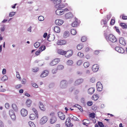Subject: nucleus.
Listing matches in <instances>:
<instances>
[{"instance_id": "nucleus-1", "label": "nucleus", "mask_w": 127, "mask_h": 127, "mask_svg": "<svg viewBox=\"0 0 127 127\" xmlns=\"http://www.w3.org/2000/svg\"><path fill=\"white\" fill-rule=\"evenodd\" d=\"M110 30V28L109 29L107 28L106 31V32H104V35L107 41L110 45H111V33Z\"/></svg>"}, {"instance_id": "nucleus-2", "label": "nucleus", "mask_w": 127, "mask_h": 127, "mask_svg": "<svg viewBox=\"0 0 127 127\" xmlns=\"http://www.w3.org/2000/svg\"><path fill=\"white\" fill-rule=\"evenodd\" d=\"M53 2L55 4V7L57 8H61L65 6V5L62 3L61 0H54Z\"/></svg>"}, {"instance_id": "nucleus-3", "label": "nucleus", "mask_w": 127, "mask_h": 127, "mask_svg": "<svg viewBox=\"0 0 127 127\" xmlns=\"http://www.w3.org/2000/svg\"><path fill=\"white\" fill-rule=\"evenodd\" d=\"M67 83L65 80H62V81L60 83V88L63 89L65 88L67 86Z\"/></svg>"}, {"instance_id": "nucleus-4", "label": "nucleus", "mask_w": 127, "mask_h": 127, "mask_svg": "<svg viewBox=\"0 0 127 127\" xmlns=\"http://www.w3.org/2000/svg\"><path fill=\"white\" fill-rule=\"evenodd\" d=\"M60 61V60L59 58L55 59L52 61L49 64L50 66H54L57 64Z\"/></svg>"}, {"instance_id": "nucleus-5", "label": "nucleus", "mask_w": 127, "mask_h": 127, "mask_svg": "<svg viewBox=\"0 0 127 127\" xmlns=\"http://www.w3.org/2000/svg\"><path fill=\"white\" fill-rule=\"evenodd\" d=\"M46 48V47L45 45L41 46L39 48L38 50L36 52L35 54L37 56L39 55L40 53L41 52L45 50Z\"/></svg>"}, {"instance_id": "nucleus-6", "label": "nucleus", "mask_w": 127, "mask_h": 127, "mask_svg": "<svg viewBox=\"0 0 127 127\" xmlns=\"http://www.w3.org/2000/svg\"><path fill=\"white\" fill-rule=\"evenodd\" d=\"M48 118L46 116H44L42 117L40 119V123L41 124L43 125L47 121Z\"/></svg>"}, {"instance_id": "nucleus-7", "label": "nucleus", "mask_w": 127, "mask_h": 127, "mask_svg": "<svg viewBox=\"0 0 127 127\" xmlns=\"http://www.w3.org/2000/svg\"><path fill=\"white\" fill-rule=\"evenodd\" d=\"M70 119L69 118H67L66 121L65 123L66 125L67 126L69 127H72L73 126V124L71 123Z\"/></svg>"}, {"instance_id": "nucleus-8", "label": "nucleus", "mask_w": 127, "mask_h": 127, "mask_svg": "<svg viewBox=\"0 0 127 127\" xmlns=\"http://www.w3.org/2000/svg\"><path fill=\"white\" fill-rule=\"evenodd\" d=\"M21 112L22 115L23 117L26 116L28 114V111L25 109H22L21 110Z\"/></svg>"}, {"instance_id": "nucleus-9", "label": "nucleus", "mask_w": 127, "mask_h": 127, "mask_svg": "<svg viewBox=\"0 0 127 127\" xmlns=\"http://www.w3.org/2000/svg\"><path fill=\"white\" fill-rule=\"evenodd\" d=\"M58 115L59 117L63 120H64L65 118V116L64 114L61 112H59L58 113Z\"/></svg>"}, {"instance_id": "nucleus-10", "label": "nucleus", "mask_w": 127, "mask_h": 127, "mask_svg": "<svg viewBox=\"0 0 127 127\" xmlns=\"http://www.w3.org/2000/svg\"><path fill=\"white\" fill-rule=\"evenodd\" d=\"M80 23V21H78L77 18H75V21L73 22L72 24V26L73 27H76L79 25Z\"/></svg>"}, {"instance_id": "nucleus-11", "label": "nucleus", "mask_w": 127, "mask_h": 127, "mask_svg": "<svg viewBox=\"0 0 127 127\" xmlns=\"http://www.w3.org/2000/svg\"><path fill=\"white\" fill-rule=\"evenodd\" d=\"M98 66L96 64L93 65L92 67V70L94 72H97L98 70Z\"/></svg>"}, {"instance_id": "nucleus-12", "label": "nucleus", "mask_w": 127, "mask_h": 127, "mask_svg": "<svg viewBox=\"0 0 127 127\" xmlns=\"http://www.w3.org/2000/svg\"><path fill=\"white\" fill-rule=\"evenodd\" d=\"M56 13L58 15H61L64 13L63 10L61 9L57 10L56 11Z\"/></svg>"}, {"instance_id": "nucleus-13", "label": "nucleus", "mask_w": 127, "mask_h": 127, "mask_svg": "<svg viewBox=\"0 0 127 127\" xmlns=\"http://www.w3.org/2000/svg\"><path fill=\"white\" fill-rule=\"evenodd\" d=\"M55 22L57 25L60 26L63 24V21L61 19H57L55 21Z\"/></svg>"}, {"instance_id": "nucleus-14", "label": "nucleus", "mask_w": 127, "mask_h": 127, "mask_svg": "<svg viewBox=\"0 0 127 127\" xmlns=\"http://www.w3.org/2000/svg\"><path fill=\"white\" fill-rule=\"evenodd\" d=\"M120 43L123 45H126V41L124 38L121 37L119 39Z\"/></svg>"}, {"instance_id": "nucleus-15", "label": "nucleus", "mask_w": 127, "mask_h": 127, "mask_svg": "<svg viewBox=\"0 0 127 127\" xmlns=\"http://www.w3.org/2000/svg\"><path fill=\"white\" fill-rule=\"evenodd\" d=\"M95 91V89L93 87L90 88H89L88 91L89 94L91 95L93 94Z\"/></svg>"}, {"instance_id": "nucleus-16", "label": "nucleus", "mask_w": 127, "mask_h": 127, "mask_svg": "<svg viewBox=\"0 0 127 127\" xmlns=\"http://www.w3.org/2000/svg\"><path fill=\"white\" fill-rule=\"evenodd\" d=\"M72 50H68L66 52V55L65 56L66 57H69L72 56Z\"/></svg>"}, {"instance_id": "nucleus-17", "label": "nucleus", "mask_w": 127, "mask_h": 127, "mask_svg": "<svg viewBox=\"0 0 127 127\" xmlns=\"http://www.w3.org/2000/svg\"><path fill=\"white\" fill-rule=\"evenodd\" d=\"M39 107L41 110L43 111H44L45 110V108L42 103L41 101L39 102Z\"/></svg>"}, {"instance_id": "nucleus-18", "label": "nucleus", "mask_w": 127, "mask_h": 127, "mask_svg": "<svg viewBox=\"0 0 127 127\" xmlns=\"http://www.w3.org/2000/svg\"><path fill=\"white\" fill-rule=\"evenodd\" d=\"M48 71L47 70L44 71L40 75V77H43L46 76L48 75Z\"/></svg>"}, {"instance_id": "nucleus-19", "label": "nucleus", "mask_w": 127, "mask_h": 127, "mask_svg": "<svg viewBox=\"0 0 127 127\" xmlns=\"http://www.w3.org/2000/svg\"><path fill=\"white\" fill-rule=\"evenodd\" d=\"M57 118L55 116H53L51 117L50 119V122L51 124H53L55 123L57 121Z\"/></svg>"}, {"instance_id": "nucleus-20", "label": "nucleus", "mask_w": 127, "mask_h": 127, "mask_svg": "<svg viewBox=\"0 0 127 127\" xmlns=\"http://www.w3.org/2000/svg\"><path fill=\"white\" fill-rule=\"evenodd\" d=\"M73 17V15L71 12H69L66 13L65 15V18L66 19L71 18Z\"/></svg>"}, {"instance_id": "nucleus-21", "label": "nucleus", "mask_w": 127, "mask_h": 127, "mask_svg": "<svg viewBox=\"0 0 127 127\" xmlns=\"http://www.w3.org/2000/svg\"><path fill=\"white\" fill-rule=\"evenodd\" d=\"M66 41L65 40H58L57 42V44L58 45H63L66 43Z\"/></svg>"}, {"instance_id": "nucleus-22", "label": "nucleus", "mask_w": 127, "mask_h": 127, "mask_svg": "<svg viewBox=\"0 0 127 127\" xmlns=\"http://www.w3.org/2000/svg\"><path fill=\"white\" fill-rule=\"evenodd\" d=\"M83 82V80H76L74 83L75 85H78L80 84Z\"/></svg>"}, {"instance_id": "nucleus-23", "label": "nucleus", "mask_w": 127, "mask_h": 127, "mask_svg": "<svg viewBox=\"0 0 127 127\" xmlns=\"http://www.w3.org/2000/svg\"><path fill=\"white\" fill-rule=\"evenodd\" d=\"M101 23L102 25L103 24L105 25V26L103 27V29H105L106 28V24L107 23V21L106 20L103 19L101 21Z\"/></svg>"}, {"instance_id": "nucleus-24", "label": "nucleus", "mask_w": 127, "mask_h": 127, "mask_svg": "<svg viewBox=\"0 0 127 127\" xmlns=\"http://www.w3.org/2000/svg\"><path fill=\"white\" fill-rule=\"evenodd\" d=\"M58 53L61 55H66V52L65 51H64L63 50L61 49H59L58 50Z\"/></svg>"}, {"instance_id": "nucleus-25", "label": "nucleus", "mask_w": 127, "mask_h": 127, "mask_svg": "<svg viewBox=\"0 0 127 127\" xmlns=\"http://www.w3.org/2000/svg\"><path fill=\"white\" fill-rule=\"evenodd\" d=\"M54 30L55 32L57 33H59L60 32V27L58 26H55L54 28Z\"/></svg>"}, {"instance_id": "nucleus-26", "label": "nucleus", "mask_w": 127, "mask_h": 127, "mask_svg": "<svg viewBox=\"0 0 127 127\" xmlns=\"http://www.w3.org/2000/svg\"><path fill=\"white\" fill-rule=\"evenodd\" d=\"M83 124L86 125V126H88V125H86V124L88 125L90 123L89 121L87 119H84L83 121Z\"/></svg>"}, {"instance_id": "nucleus-27", "label": "nucleus", "mask_w": 127, "mask_h": 127, "mask_svg": "<svg viewBox=\"0 0 127 127\" xmlns=\"http://www.w3.org/2000/svg\"><path fill=\"white\" fill-rule=\"evenodd\" d=\"M98 97L97 95L96 94H94L93 95L92 97V99L96 101V100L98 98Z\"/></svg>"}, {"instance_id": "nucleus-28", "label": "nucleus", "mask_w": 127, "mask_h": 127, "mask_svg": "<svg viewBox=\"0 0 127 127\" xmlns=\"http://www.w3.org/2000/svg\"><path fill=\"white\" fill-rule=\"evenodd\" d=\"M69 35V32L68 31H66L64 32V37L66 38Z\"/></svg>"}, {"instance_id": "nucleus-29", "label": "nucleus", "mask_w": 127, "mask_h": 127, "mask_svg": "<svg viewBox=\"0 0 127 127\" xmlns=\"http://www.w3.org/2000/svg\"><path fill=\"white\" fill-rule=\"evenodd\" d=\"M120 25L121 26L123 29H126L127 28V26L124 23H120Z\"/></svg>"}, {"instance_id": "nucleus-30", "label": "nucleus", "mask_w": 127, "mask_h": 127, "mask_svg": "<svg viewBox=\"0 0 127 127\" xmlns=\"http://www.w3.org/2000/svg\"><path fill=\"white\" fill-rule=\"evenodd\" d=\"M12 107L13 110L15 111H17L18 110L17 107L15 104H13L12 105Z\"/></svg>"}, {"instance_id": "nucleus-31", "label": "nucleus", "mask_w": 127, "mask_h": 127, "mask_svg": "<svg viewBox=\"0 0 127 127\" xmlns=\"http://www.w3.org/2000/svg\"><path fill=\"white\" fill-rule=\"evenodd\" d=\"M113 29H114L116 31V32L118 33L119 34H120L121 32L119 30V28L116 26H115L114 28Z\"/></svg>"}, {"instance_id": "nucleus-32", "label": "nucleus", "mask_w": 127, "mask_h": 127, "mask_svg": "<svg viewBox=\"0 0 127 127\" xmlns=\"http://www.w3.org/2000/svg\"><path fill=\"white\" fill-rule=\"evenodd\" d=\"M36 115L34 114H31L30 116V118L31 120H33L35 118Z\"/></svg>"}, {"instance_id": "nucleus-33", "label": "nucleus", "mask_w": 127, "mask_h": 127, "mask_svg": "<svg viewBox=\"0 0 127 127\" xmlns=\"http://www.w3.org/2000/svg\"><path fill=\"white\" fill-rule=\"evenodd\" d=\"M64 68V66L62 65H58L57 67V69L58 70H62Z\"/></svg>"}, {"instance_id": "nucleus-34", "label": "nucleus", "mask_w": 127, "mask_h": 127, "mask_svg": "<svg viewBox=\"0 0 127 127\" xmlns=\"http://www.w3.org/2000/svg\"><path fill=\"white\" fill-rule=\"evenodd\" d=\"M31 101L30 99L27 100L26 102V104L27 106L29 107L31 105Z\"/></svg>"}, {"instance_id": "nucleus-35", "label": "nucleus", "mask_w": 127, "mask_h": 127, "mask_svg": "<svg viewBox=\"0 0 127 127\" xmlns=\"http://www.w3.org/2000/svg\"><path fill=\"white\" fill-rule=\"evenodd\" d=\"M40 45V43L39 42H37L35 43L34 44V46L36 48H37Z\"/></svg>"}, {"instance_id": "nucleus-36", "label": "nucleus", "mask_w": 127, "mask_h": 127, "mask_svg": "<svg viewBox=\"0 0 127 127\" xmlns=\"http://www.w3.org/2000/svg\"><path fill=\"white\" fill-rule=\"evenodd\" d=\"M71 34L72 35H75L76 33V31L74 29H72L71 30Z\"/></svg>"}, {"instance_id": "nucleus-37", "label": "nucleus", "mask_w": 127, "mask_h": 127, "mask_svg": "<svg viewBox=\"0 0 127 127\" xmlns=\"http://www.w3.org/2000/svg\"><path fill=\"white\" fill-rule=\"evenodd\" d=\"M89 65V64L88 62H85L84 64V66L85 68L88 67Z\"/></svg>"}, {"instance_id": "nucleus-38", "label": "nucleus", "mask_w": 127, "mask_h": 127, "mask_svg": "<svg viewBox=\"0 0 127 127\" xmlns=\"http://www.w3.org/2000/svg\"><path fill=\"white\" fill-rule=\"evenodd\" d=\"M29 125L30 127H35V125L31 121H30L29 122Z\"/></svg>"}, {"instance_id": "nucleus-39", "label": "nucleus", "mask_w": 127, "mask_h": 127, "mask_svg": "<svg viewBox=\"0 0 127 127\" xmlns=\"http://www.w3.org/2000/svg\"><path fill=\"white\" fill-rule=\"evenodd\" d=\"M124 50L123 48L120 47L118 52L120 53H124Z\"/></svg>"}, {"instance_id": "nucleus-40", "label": "nucleus", "mask_w": 127, "mask_h": 127, "mask_svg": "<svg viewBox=\"0 0 127 127\" xmlns=\"http://www.w3.org/2000/svg\"><path fill=\"white\" fill-rule=\"evenodd\" d=\"M32 110L35 114L37 118H38V115L37 111H36L35 109L34 108H32Z\"/></svg>"}, {"instance_id": "nucleus-41", "label": "nucleus", "mask_w": 127, "mask_h": 127, "mask_svg": "<svg viewBox=\"0 0 127 127\" xmlns=\"http://www.w3.org/2000/svg\"><path fill=\"white\" fill-rule=\"evenodd\" d=\"M116 39L115 37L112 35V42H115L116 41Z\"/></svg>"}, {"instance_id": "nucleus-42", "label": "nucleus", "mask_w": 127, "mask_h": 127, "mask_svg": "<svg viewBox=\"0 0 127 127\" xmlns=\"http://www.w3.org/2000/svg\"><path fill=\"white\" fill-rule=\"evenodd\" d=\"M98 87L100 88H102V84L100 82H98L96 84L97 88H98Z\"/></svg>"}, {"instance_id": "nucleus-43", "label": "nucleus", "mask_w": 127, "mask_h": 127, "mask_svg": "<svg viewBox=\"0 0 127 127\" xmlns=\"http://www.w3.org/2000/svg\"><path fill=\"white\" fill-rule=\"evenodd\" d=\"M73 63V61L71 60H69L67 62V64L69 65H71Z\"/></svg>"}, {"instance_id": "nucleus-44", "label": "nucleus", "mask_w": 127, "mask_h": 127, "mask_svg": "<svg viewBox=\"0 0 127 127\" xmlns=\"http://www.w3.org/2000/svg\"><path fill=\"white\" fill-rule=\"evenodd\" d=\"M83 47V46L82 45H78L77 46V48L78 50H81Z\"/></svg>"}, {"instance_id": "nucleus-45", "label": "nucleus", "mask_w": 127, "mask_h": 127, "mask_svg": "<svg viewBox=\"0 0 127 127\" xmlns=\"http://www.w3.org/2000/svg\"><path fill=\"white\" fill-rule=\"evenodd\" d=\"M38 19L40 21H42L44 20V18L42 16H40L38 17Z\"/></svg>"}, {"instance_id": "nucleus-46", "label": "nucleus", "mask_w": 127, "mask_h": 127, "mask_svg": "<svg viewBox=\"0 0 127 127\" xmlns=\"http://www.w3.org/2000/svg\"><path fill=\"white\" fill-rule=\"evenodd\" d=\"M87 40V37L85 36H83L82 37L81 39V41L83 42Z\"/></svg>"}, {"instance_id": "nucleus-47", "label": "nucleus", "mask_w": 127, "mask_h": 127, "mask_svg": "<svg viewBox=\"0 0 127 127\" xmlns=\"http://www.w3.org/2000/svg\"><path fill=\"white\" fill-rule=\"evenodd\" d=\"M77 56L80 58H82L84 56L83 54L80 52H78L77 54Z\"/></svg>"}, {"instance_id": "nucleus-48", "label": "nucleus", "mask_w": 127, "mask_h": 127, "mask_svg": "<svg viewBox=\"0 0 127 127\" xmlns=\"http://www.w3.org/2000/svg\"><path fill=\"white\" fill-rule=\"evenodd\" d=\"M5 29V26L3 25L1 26L0 28V30L1 32H3L4 31Z\"/></svg>"}, {"instance_id": "nucleus-49", "label": "nucleus", "mask_w": 127, "mask_h": 127, "mask_svg": "<svg viewBox=\"0 0 127 127\" xmlns=\"http://www.w3.org/2000/svg\"><path fill=\"white\" fill-rule=\"evenodd\" d=\"M95 113H91L89 114V117H90L94 118L95 117Z\"/></svg>"}, {"instance_id": "nucleus-50", "label": "nucleus", "mask_w": 127, "mask_h": 127, "mask_svg": "<svg viewBox=\"0 0 127 127\" xmlns=\"http://www.w3.org/2000/svg\"><path fill=\"white\" fill-rule=\"evenodd\" d=\"M98 125L100 127H104V125L101 122H98Z\"/></svg>"}, {"instance_id": "nucleus-51", "label": "nucleus", "mask_w": 127, "mask_h": 127, "mask_svg": "<svg viewBox=\"0 0 127 127\" xmlns=\"http://www.w3.org/2000/svg\"><path fill=\"white\" fill-rule=\"evenodd\" d=\"M15 12H11L9 13V16L10 17H12L15 14Z\"/></svg>"}, {"instance_id": "nucleus-52", "label": "nucleus", "mask_w": 127, "mask_h": 127, "mask_svg": "<svg viewBox=\"0 0 127 127\" xmlns=\"http://www.w3.org/2000/svg\"><path fill=\"white\" fill-rule=\"evenodd\" d=\"M39 70L38 68L36 67L32 69V71L33 72H36Z\"/></svg>"}, {"instance_id": "nucleus-53", "label": "nucleus", "mask_w": 127, "mask_h": 127, "mask_svg": "<svg viewBox=\"0 0 127 127\" xmlns=\"http://www.w3.org/2000/svg\"><path fill=\"white\" fill-rule=\"evenodd\" d=\"M9 114L10 116L15 114L14 111L12 110H10Z\"/></svg>"}, {"instance_id": "nucleus-54", "label": "nucleus", "mask_w": 127, "mask_h": 127, "mask_svg": "<svg viewBox=\"0 0 127 127\" xmlns=\"http://www.w3.org/2000/svg\"><path fill=\"white\" fill-rule=\"evenodd\" d=\"M11 118L13 120H15L16 119V116L15 115V114L10 115Z\"/></svg>"}, {"instance_id": "nucleus-55", "label": "nucleus", "mask_w": 127, "mask_h": 127, "mask_svg": "<svg viewBox=\"0 0 127 127\" xmlns=\"http://www.w3.org/2000/svg\"><path fill=\"white\" fill-rule=\"evenodd\" d=\"M32 84L33 87H35L36 88H38V86L36 84L34 83H32Z\"/></svg>"}, {"instance_id": "nucleus-56", "label": "nucleus", "mask_w": 127, "mask_h": 127, "mask_svg": "<svg viewBox=\"0 0 127 127\" xmlns=\"http://www.w3.org/2000/svg\"><path fill=\"white\" fill-rule=\"evenodd\" d=\"M82 61L81 60H79L77 62V64L78 65H80L82 64Z\"/></svg>"}, {"instance_id": "nucleus-57", "label": "nucleus", "mask_w": 127, "mask_h": 127, "mask_svg": "<svg viewBox=\"0 0 127 127\" xmlns=\"http://www.w3.org/2000/svg\"><path fill=\"white\" fill-rule=\"evenodd\" d=\"M115 22V20L114 18L112 19V25H113L114 24Z\"/></svg>"}, {"instance_id": "nucleus-58", "label": "nucleus", "mask_w": 127, "mask_h": 127, "mask_svg": "<svg viewBox=\"0 0 127 127\" xmlns=\"http://www.w3.org/2000/svg\"><path fill=\"white\" fill-rule=\"evenodd\" d=\"M93 103L92 101H89L87 103V104L88 106H90L92 105Z\"/></svg>"}, {"instance_id": "nucleus-59", "label": "nucleus", "mask_w": 127, "mask_h": 127, "mask_svg": "<svg viewBox=\"0 0 127 127\" xmlns=\"http://www.w3.org/2000/svg\"><path fill=\"white\" fill-rule=\"evenodd\" d=\"M54 86V84L53 83H51L49 85V88H51L53 87Z\"/></svg>"}, {"instance_id": "nucleus-60", "label": "nucleus", "mask_w": 127, "mask_h": 127, "mask_svg": "<svg viewBox=\"0 0 127 127\" xmlns=\"http://www.w3.org/2000/svg\"><path fill=\"white\" fill-rule=\"evenodd\" d=\"M69 117L70 119L72 120L74 116L72 114H70L69 115Z\"/></svg>"}, {"instance_id": "nucleus-61", "label": "nucleus", "mask_w": 127, "mask_h": 127, "mask_svg": "<svg viewBox=\"0 0 127 127\" xmlns=\"http://www.w3.org/2000/svg\"><path fill=\"white\" fill-rule=\"evenodd\" d=\"M57 69H54L52 70V72L53 74L55 73L57 71Z\"/></svg>"}, {"instance_id": "nucleus-62", "label": "nucleus", "mask_w": 127, "mask_h": 127, "mask_svg": "<svg viewBox=\"0 0 127 127\" xmlns=\"http://www.w3.org/2000/svg\"><path fill=\"white\" fill-rule=\"evenodd\" d=\"M0 127H4L3 123L1 120H0Z\"/></svg>"}, {"instance_id": "nucleus-63", "label": "nucleus", "mask_w": 127, "mask_h": 127, "mask_svg": "<svg viewBox=\"0 0 127 127\" xmlns=\"http://www.w3.org/2000/svg\"><path fill=\"white\" fill-rule=\"evenodd\" d=\"M16 77L18 79H20V75L18 72H17Z\"/></svg>"}, {"instance_id": "nucleus-64", "label": "nucleus", "mask_w": 127, "mask_h": 127, "mask_svg": "<svg viewBox=\"0 0 127 127\" xmlns=\"http://www.w3.org/2000/svg\"><path fill=\"white\" fill-rule=\"evenodd\" d=\"M22 86L21 84H19L17 85L16 86L15 88L17 89H18V88H20Z\"/></svg>"}]
</instances>
